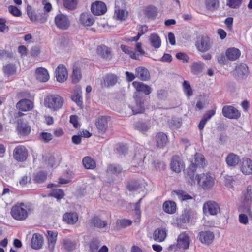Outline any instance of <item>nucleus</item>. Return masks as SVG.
<instances>
[{"mask_svg": "<svg viewBox=\"0 0 252 252\" xmlns=\"http://www.w3.org/2000/svg\"><path fill=\"white\" fill-rule=\"evenodd\" d=\"M95 125L100 132L105 133L108 128L107 118L105 116L99 117L96 121Z\"/></svg>", "mask_w": 252, "mask_h": 252, "instance_id": "nucleus-19", "label": "nucleus"}, {"mask_svg": "<svg viewBox=\"0 0 252 252\" xmlns=\"http://www.w3.org/2000/svg\"><path fill=\"white\" fill-rule=\"evenodd\" d=\"M135 105L129 107L132 111L133 114H137L144 112L145 110L144 105V100L141 98H137L135 99Z\"/></svg>", "mask_w": 252, "mask_h": 252, "instance_id": "nucleus-30", "label": "nucleus"}, {"mask_svg": "<svg viewBox=\"0 0 252 252\" xmlns=\"http://www.w3.org/2000/svg\"><path fill=\"white\" fill-rule=\"evenodd\" d=\"M195 181L196 180L200 187L204 190L210 189L215 185V179L210 173H202L197 174L194 177Z\"/></svg>", "mask_w": 252, "mask_h": 252, "instance_id": "nucleus-3", "label": "nucleus"}, {"mask_svg": "<svg viewBox=\"0 0 252 252\" xmlns=\"http://www.w3.org/2000/svg\"><path fill=\"white\" fill-rule=\"evenodd\" d=\"M2 70L5 76L9 77L16 74L17 67L15 64H6L3 66Z\"/></svg>", "mask_w": 252, "mask_h": 252, "instance_id": "nucleus-32", "label": "nucleus"}, {"mask_svg": "<svg viewBox=\"0 0 252 252\" xmlns=\"http://www.w3.org/2000/svg\"><path fill=\"white\" fill-rule=\"evenodd\" d=\"M17 108L23 111H27L32 109L33 107L32 102L28 99H23L20 100L16 104Z\"/></svg>", "mask_w": 252, "mask_h": 252, "instance_id": "nucleus-29", "label": "nucleus"}, {"mask_svg": "<svg viewBox=\"0 0 252 252\" xmlns=\"http://www.w3.org/2000/svg\"><path fill=\"white\" fill-rule=\"evenodd\" d=\"M248 67L246 64H237L234 71L235 76L239 79L243 78L248 74Z\"/></svg>", "mask_w": 252, "mask_h": 252, "instance_id": "nucleus-13", "label": "nucleus"}, {"mask_svg": "<svg viewBox=\"0 0 252 252\" xmlns=\"http://www.w3.org/2000/svg\"><path fill=\"white\" fill-rule=\"evenodd\" d=\"M63 244L65 249L68 251H72L75 249V244L71 241L67 239H64L63 241Z\"/></svg>", "mask_w": 252, "mask_h": 252, "instance_id": "nucleus-56", "label": "nucleus"}, {"mask_svg": "<svg viewBox=\"0 0 252 252\" xmlns=\"http://www.w3.org/2000/svg\"><path fill=\"white\" fill-rule=\"evenodd\" d=\"M121 49L125 53L128 55L132 59L139 60V55L136 54V53L133 50H131V48L127 46L121 45Z\"/></svg>", "mask_w": 252, "mask_h": 252, "instance_id": "nucleus-42", "label": "nucleus"}, {"mask_svg": "<svg viewBox=\"0 0 252 252\" xmlns=\"http://www.w3.org/2000/svg\"><path fill=\"white\" fill-rule=\"evenodd\" d=\"M242 194L244 203L247 206L252 204V187L248 186L246 190L243 191Z\"/></svg>", "mask_w": 252, "mask_h": 252, "instance_id": "nucleus-25", "label": "nucleus"}, {"mask_svg": "<svg viewBox=\"0 0 252 252\" xmlns=\"http://www.w3.org/2000/svg\"><path fill=\"white\" fill-rule=\"evenodd\" d=\"M240 169L245 175L252 174V161L248 158H243Z\"/></svg>", "mask_w": 252, "mask_h": 252, "instance_id": "nucleus-22", "label": "nucleus"}, {"mask_svg": "<svg viewBox=\"0 0 252 252\" xmlns=\"http://www.w3.org/2000/svg\"><path fill=\"white\" fill-rule=\"evenodd\" d=\"M199 240L202 243L209 244L214 239V235L210 231H202L199 232Z\"/></svg>", "mask_w": 252, "mask_h": 252, "instance_id": "nucleus-20", "label": "nucleus"}, {"mask_svg": "<svg viewBox=\"0 0 252 252\" xmlns=\"http://www.w3.org/2000/svg\"><path fill=\"white\" fill-rule=\"evenodd\" d=\"M183 90L188 97H190L193 94V92L190 85L187 81H184L183 83Z\"/></svg>", "mask_w": 252, "mask_h": 252, "instance_id": "nucleus-49", "label": "nucleus"}, {"mask_svg": "<svg viewBox=\"0 0 252 252\" xmlns=\"http://www.w3.org/2000/svg\"><path fill=\"white\" fill-rule=\"evenodd\" d=\"M203 210L206 215H216L220 212V207L216 202L208 201L204 204Z\"/></svg>", "mask_w": 252, "mask_h": 252, "instance_id": "nucleus-6", "label": "nucleus"}, {"mask_svg": "<svg viewBox=\"0 0 252 252\" xmlns=\"http://www.w3.org/2000/svg\"><path fill=\"white\" fill-rule=\"evenodd\" d=\"M143 183L142 181L131 183L129 184L128 188L130 191H137L142 188Z\"/></svg>", "mask_w": 252, "mask_h": 252, "instance_id": "nucleus-51", "label": "nucleus"}, {"mask_svg": "<svg viewBox=\"0 0 252 252\" xmlns=\"http://www.w3.org/2000/svg\"><path fill=\"white\" fill-rule=\"evenodd\" d=\"M190 239L185 232L180 233L177 239V247L179 249H188L189 247Z\"/></svg>", "mask_w": 252, "mask_h": 252, "instance_id": "nucleus-9", "label": "nucleus"}, {"mask_svg": "<svg viewBox=\"0 0 252 252\" xmlns=\"http://www.w3.org/2000/svg\"><path fill=\"white\" fill-rule=\"evenodd\" d=\"M132 85L138 92H142L146 95L151 93V87L142 82L134 81L132 83Z\"/></svg>", "mask_w": 252, "mask_h": 252, "instance_id": "nucleus-28", "label": "nucleus"}, {"mask_svg": "<svg viewBox=\"0 0 252 252\" xmlns=\"http://www.w3.org/2000/svg\"><path fill=\"white\" fill-rule=\"evenodd\" d=\"M227 5L232 8H236L240 6L242 0H227Z\"/></svg>", "mask_w": 252, "mask_h": 252, "instance_id": "nucleus-59", "label": "nucleus"}, {"mask_svg": "<svg viewBox=\"0 0 252 252\" xmlns=\"http://www.w3.org/2000/svg\"><path fill=\"white\" fill-rule=\"evenodd\" d=\"M176 57L178 59L182 60L184 63H188L189 60V57L184 53H178L176 54Z\"/></svg>", "mask_w": 252, "mask_h": 252, "instance_id": "nucleus-63", "label": "nucleus"}, {"mask_svg": "<svg viewBox=\"0 0 252 252\" xmlns=\"http://www.w3.org/2000/svg\"><path fill=\"white\" fill-rule=\"evenodd\" d=\"M205 5L209 10H214L219 6V0H206Z\"/></svg>", "mask_w": 252, "mask_h": 252, "instance_id": "nucleus-48", "label": "nucleus"}, {"mask_svg": "<svg viewBox=\"0 0 252 252\" xmlns=\"http://www.w3.org/2000/svg\"><path fill=\"white\" fill-rule=\"evenodd\" d=\"M96 52L98 55L106 60H110L112 56L110 49L105 45L97 47Z\"/></svg>", "mask_w": 252, "mask_h": 252, "instance_id": "nucleus-26", "label": "nucleus"}, {"mask_svg": "<svg viewBox=\"0 0 252 252\" xmlns=\"http://www.w3.org/2000/svg\"><path fill=\"white\" fill-rule=\"evenodd\" d=\"M235 179V177L226 175L225 176L224 183L228 187L233 188L236 182Z\"/></svg>", "mask_w": 252, "mask_h": 252, "instance_id": "nucleus-57", "label": "nucleus"}, {"mask_svg": "<svg viewBox=\"0 0 252 252\" xmlns=\"http://www.w3.org/2000/svg\"><path fill=\"white\" fill-rule=\"evenodd\" d=\"M43 242L44 240L42 236L37 233H34L31 240V247L35 250L40 249L42 247Z\"/></svg>", "mask_w": 252, "mask_h": 252, "instance_id": "nucleus-17", "label": "nucleus"}, {"mask_svg": "<svg viewBox=\"0 0 252 252\" xmlns=\"http://www.w3.org/2000/svg\"><path fill=\"white\" fill-rule=\"evenodd\" d=\"M212 44V41L207 36L198 37L195 43L197 49L202 52L208 51L211 48Z\"/></svg>", "mask_w": 252, "mask_h": 252, "instance_id": "nucleus-5", "label": "nucleus"}, {"mask_svg": "<svg viewBox=\"0 0 252 252\" xmlns=\"http://www.w3.org/2000/svg\"><path fill=\"white\" fill-rule=\"evenodd\" d=\"M117 77L113 74H108L103 78L101 82L102 87H109L114 85L117 82Z\"/></svg>", "mask_w": 252, "mask_h": 252, "instance_id": "nucleus-14", "label": "nucleus"}, {"mask_svg": "<svg viewBox=\"0 0 252 252\" xmlns=\"http://www.w3.org/2000/svg\"><path fill=\"white\" fill-rule=\"evenodd\" d=\"M182 125L181 119L173 118L169 122V126L172 129H177L180 127Z\"/></svg>", "mask_w": 252, "mask_h": 252, "instance_id": "nucleus-52", "label": "nucleus"}, {"mask_svg": "<svg viewBox=\"0 0 252 252\" xmlns=\"http://www.w3.org/2000/svg\"><path fill=\"white\" fill-rule=\"evenodd\" d=\"M150 45L155 48H159L161 46V39L157 33H153L149 37Z\"/></svg>", "mask_w": 252, "mask_h": 252, "instance_id": "nucleus-36", "label": "nucleus"}, {"mask_svg": "<svg viewBox=\"0 0 252 252\" xmlns=\"http://www.w3.org/2000/svg\"><path fill=\"white\" fill-rule=\"evenodd\" d=\"M79 22L84 26H91L94 23V19L90 13L84 12L80 15Z\"/></svg>", "mask_w": 252, "mask_h": 252, "instance_id": "nucleus-12", "label": "nucleus"}, {"mask_svg": "<svg viewBox=\"0 0 252 252\" xmlns=\"http://www.w3.org/2000/svg\"><path fill=\"white\" fill-rule=\"evenodd\" d=\"M8 10L12 15L16 17H19L22 15L21 11L15 6H9Z\"/></svg>", "mask_w": 252, "mask_h": 252, "instance_id": "nucleus-58", "label": "nucleus"}, {"mask_svg": "<svg viewBox=\"0 0 252 252\" xmlns=\"http://www.w3.org/2000/svg\"><path fill=\"white\" fill-rule=\"evenodd\" d=\"M134 127L140 131L144 132L147 131L150 128L151 126L148 122L138 121L135 123Z\"/></svg>", "mask_w": 252, "mask_h": 252, "instance_id": "nucleus-41", "label": "nucleus"}, {"mask_svg": "<svg viewBox=\"0 0 252 252\" xmlns=\"http://www.w3.org/2000/svg\"><path fill=\"white\" fill-rule=\"evenodd\" d=\"M54 22L57 28L62 30H66L70 26L68 16L62 13L57 14L54 19Z\"/></svg>", "mask_w": 252, "mask_h": 252, "instance_id": "nucleus-7", "label": "nucleus"}, {"mask_svg": "<svg viewBox=\"0 0 252 252\" xmlns=\"http://www.w3.org/2000/svg\"><path fill=\"white\" fill-rule=\"evenodd\" d=\"M71 99L77 104L78 106H81L82 105L83 102L82 101V96L80 93H78L72 95Z\"/></svg>", "mask_w": 252, "mask_h": 252, "instance_id": "nucleus-60", "label": "nucleus"}, {"mask_svg": "<svg viewBox=\"0 0 252 252\" xmlns=\"http://www.w3.org/2000/svg\"><path fill=\"white\" fill-rule=\"evenodd\" d=\"M68 74L66 68L63 65H60L56 70L57 81L63 82L66 80Z\"/></svg>", "mask_w": 252, "mask_h": 252, "instance_id": "nucleus-15", "label": "nucleus"}, {"mask_svg": "<svg viewBox=\"0 0 252 252\" xmlns=\"http://www.w3.org/2000/svg\"><path fill=\"white\" fill-rule=\"evenodd\" d=\"M170 168L172 170L177 173L180 172L184 168V164L178 156H174L172 158Z\"/></svg>", "mask_w": 252, "mask_h": 252, "instance_id": "nucleus-18", "label": "nucleus"}, {"mask_svg": "<svg viewBox=\"0 0 252 252\" xmlns=\"http://www.w3.org/2000/svg\"><path fill=\"white\" fill-rule=\"evenodd\" d=\"M153 165L157 170H162L165 168V164L163 162L158 160H155L153 162Z\"/></svg>", "mask_w": 252, "mask_h": 252, "instance_id": "nucleus-61", "label": "nucleus"}, {"mask_svg": "<svg viewBox=\"0 0 252 252\" xmlns=\"http://www.w3.org/2000/svg\"><path fill=\"white\" fill-rule=\"evenodd\" d=\"M91 11L96 15L104 14L107 11L105 4L101 1H96L92 4Z\"/></svg>", "mask_w": 252, "mask_h": 252, "instance_id": "nucleus-11", "label": "nucleus"}, {"mask_svg": "<svg viewBox=\"0 0 252 252\" xmlns=\"http://www.w3.org/2000/svg\"><path fill=\"white\" fill-rule=\"evenodd\" d=\"M122 167L117 164H110L108 166L107 172L108 174L117 175L122 171Z\"/></svg>", "mask_w": 252, "mask_h": 252, "instance_id": "nucleus-37", "label": "nucleus"}, {"mask_svg": "<svg viewBox=\"0 0 252 252\" xmlns=\"http://www.w3.org/2000/svg\"><path fill=\"white\" fill-rule=\"evenodd\" d=\"M17 130L20 136H26L30 133L31 127L20 119L18 120Z\"/></svg>", "mask_w": 252, "mask_h": 252, "instance_id": "nucleus-21", "label": "nucleus"}, {"mask_svg": "<svg viewBox=\"0 0 252 252\" xmlns=\"http://www.w3.org/2000/svg\"><path fill=\"white\" fill-rule=\"evenodd\" d=\"M28 151L24 146H18L14 150L13 157L18 161L22 162L27 159Z\"/></svg>", "mask_w": 252, "mask_h": 252, "instance_id": "nucleus-8", "label": "nucleus"}, {"mask_svg": "<svg viewBox=\"0 0 252 252\" xmlns=\"http://www.w3.org/2000/svg\"><path fill=\"white\" fill-rule=\"evenodd\" d=\"M47 238L48 239V248L50 251L53 252L55 249V245L57 241L58 233L56 231L48 230L47 231Z\"/></svg>", "mask_w": 252, "mask_h": 252, "instance_id": "nucleus-16", "label": "nucleus"}, {"mask_svg": "<svg viewBox=\"0 0 252 252\" xmlns=\"http://www.w3.org/2000/svg\"><path fill=\"white\" fill-rule=\"evenodd\" d=\"M84 167L87 169H94L95 167V162L92 158L85 157L82 160Z\"/></svg>", "mask_w": 252, "mask_h": 252, "instance_id": "nucleus-44", "label": "nucleus"}, {"mask_svg": "<svg viewBox=\"0 0 252 252\" xmlns=\"http://www.w3.org/2000/svg\"><path fill=\"white\" fill-rule=\"evenodd\" d=\"M63 99L57 94L48 95L44 99L45 106L54 111L60 109L63 104Z\"/></svg>", "mask_w": 252, "mask_h": 252, "instance_id": "nucleus-4", "label": "nucleus"}, {"mask_svg": "<svg viewBox=\"0 0 252 252\" xmlns=\"http://www.w3.org/2000/svg\"><path fill=\"white\" fill-rule=\"evenodd\" d=\"M50 196H53L58 199H61L64 196L63 190L61 189H55L52 190Z\"/></svg>", "mask_w": 252, "mask_h": 252, "instance_id": "nucleus-54", "label": "nucleus"}, {"mask_svg": "<svg viewBox=\"0 0 252 252\" xmlns=\"http://www.w3.org/2000/svg\"><path fill=\"white\" fill-rule=\"evenodd\" d=\"M36 77L37 80L42 82H47L49 79V75L47 70L44 68L40 67L36 69Z\"/></svg>", "mask_w": 252, "mask_h": 252, "instance_id": "nucleus-27", "label": "nucleus"}, {"mask_svg": "<svg viewBox=\"0 0 252 252\" xmlns=\"http://www.w3.org/2000/svg\"><path fill=\"white\" fill-rule=\"evenodd\" d=\"M40 135L42 140L45 142H48L52 139V135L48 132H42Z\"/></svg>", "mask_w": 252, "mask_h": 252, "instance_id": "nucleus-64", "label": "nucleus"}, {"mask_svg": "<svg viewBox=\"0 0 252 252\" xmlns=\"http://www.w3.org/2000/svg\"><path fill=\"white\" fill-rule=\"evenodd\" d=\"M223 116L229 119H238L240 116V112L232 106H225L222 108Z\"/></svg>", "mask_w": 252, "mask_h": 252, "instance_id": "nucleus-10", "label": "nucleus"}, {"mask_svg": "<svg viewBox=\"0 0 252 252\" xmlns=\"http://www.w3.org/2000/svg\"><path fill=\"white\" fill-rule=\"evenodd\" d=\"M136 76L142 81H147L150 78L148 70L143 67H139L135 69Z\"/></svg>", "mask_w": 252, "mask_h": 252, "instance_id": "nucleus-24", "label": "nucleus"}, {"mask_svg": "<svg viewBox=\"0 0 252 252\" xmlns=\"http://www.w3.org/2000/svg\"><path fill=\"white\" fill-rule=\"evenodd\" d=\"M240 160L239 157L236 154L230 153L226 158L225 161L229 167H235Z\"/></svg>", "mask_w": 252, "mask_h": 252, "instance_id": "nucleus-31", "label": "nucleus"}, {"mask_svg": "<svg viewBox=\"0 0 252 252\" xmlns=\"http://www.w3.org/2000/svg\"><path fill=\"white\" fill-rule=\"evenodd\" d=\"M166 236L165 231L162 229H157L155 230L153 237L155 240L158 242L163 241Z\"/></svg>", "mask_w": 252, "mask_h": 252, "instance_id": "nucleus-39", "label": "nucleus"}, {"mask_svg": "<svg viewBox=\"0 0 252 252\" xmlns=\"http://www.w3.org/2000/svg\"><path fill=\"white\" fill-rule=\"evenodd\" d=\"M63 220L68 224H74L78 221V216L75 212L66 213L63 216Z\"/></svg>", "mask_w": 252, "mask_h": 252, "instance_id": "nucleus-33", "label": "nucleus"}, {"mask_svg": "<svg viewBox=\"0 0 252 252\" xmlns=\"http://www.w3.org/2000/svg\"><path fill=\"white\" fill-rule=\"evenodd\" d=\"M226 56L228 60L234 61L240 57V52L239 49L235 48H229L226 51Z\"/></svg>", "mask_w": 252, "mask_h": 252, "instance_id": "nucleus-35", "label": "nucleus"}, {"mask_svg": "<svg viewBox=\"0 0 252 252\" xmlns=\"http://www.w3.org/2000/svg\"><path fill=\"white\" fill-rule=\"evenodd\" d=\"M78 0H63L64 7L68 10H73L77 7Z\"/></svg>", "mask_w": 252, "mask_h": 252, "instance_id": "nucleus-45", "label": "nucleus"}, {"mask_svg": "<svg viewBox=\"0 0 252 252\" xmlns=\"http://www.w3.org/2000/svg\"><path fill=\"white\" fill-rule=\"evenodd\" d=\"M71 77L72 81L74 83H77L81 79V75L79 68L77 67H74L73 68V73Z\"/></svg>", "mask_w": 252, "mask_h": 252, "instance_id": "nucleus-53", "label": "nucleus"}, {"mask_svg": "<svg viewBox=\"0 0 252 252\" xmlns=\"http://www.w3.org/2000/svg\"><path fill=\"white\" fill-rule=\"evenodd\" d=\"M0 57L1 59L5 60L14 59L13 53L4 49L0 50Z\"/></svg>", "mask_w": 252, "mask_h": 252, "instance_id": "nucleus-55", "label": "nucleus"}, {"mask_svg": "<svg viewBox=\"0 0 252 252\" xmlns=\"http://www.w3.org/2000/svg\"><path fill=\"white\" fill-rule=\"evenodd\" d=\"M157 14L158 9L155 6H149L145 9V14L148 18L154 19L157 16Z\"/></svg>", "mask_w": 252, "mask_h": 252, "instance_id": "nucleus-43", "label": "nucleus"}, {"mask_svg": "<svg viewBox=\"0 0 252 252\" xmlns=\"http://www.w3.org/2000/svg\"><path fill=\"white\" fill-rule=\"evenodd\" d=\"M156 146L159 148H163L168 142L167 135L163 132H158L155 136Z\"/></svg>", "mask_w": 252, "mask_h": 252, "instance_id": "nucleus-23", "label": "nucleus"}, {"mask_svg": "<svg viewBox=\"0 0 252 252\" xmlns=\"http://www.w3.org/2000/svg\"><path fill=\"white\" fill-rule=\"evenodd\" d=\"M115 14L119 20H124L128 15L127 11L123 9H120L119 7H115Z\"/></svg>", "mask_w": 252, "mask_h": 252, "instance_id": "nucleus-47", "label": "nucleus"}, {"mask_svg": "<svg viewBox=\"0 0 252 252\" xmlns=\"http://www.w3.org/2000/svg\"><path fill=\"white\" fill-rule=\"evenodd\" d=\"M204 64L201 62L193 63L191 66V72L195 75L201 73L204 68Z\"/></svg>", "mask_w": 252, "mask_h": 252, "instance_id": "nucleus-38", "label": "nucleus"}, {"mask_svg": "<svg viewBox=\"0 0 252 252\" xmlns=\"http://www.w3.org/2000/svg\"><path fill=\"white\" fill-rule=\"evenodd\" d=\"M163 210L169 214H174L176 211V204L173 201H166L163 204Z\"/></svg>", "mask_w": 252, "mask_h": 252, "instance_id": "nucleus-34", "label": "nucleus"}, {"mask_svg": "<svg viewBox=\"0 0 252 252\" xmlns=\"http://www.w3.org/2000/svg\"><path fill=\"white\" fill-rule=\"evenodd\" d=\"M99 246V240L97 239H93L90 243V252H97Z\"/></svg>", "mask_w": 252, "mask_h": 252, "instance_id": "nucleus-50", "label": "nucleus"}, {"mask_svg": "<svg viewBox=\"0 0 252 252\" xmlns=\"http://www.w3.org/2000/svg\"><path fill=\"white\" fill-rule=\"evenodd\" d=\"M205 158L201 153H196L194 155V162L191 161L187 169V178L191 185L195 184V172L198 168H203L205 166Z\"/></svg>", "mask_w": 252, "mask_h": 252, "instance_id": "nucleus-1", "label": "nucleus"}, {"mask_svg": "<svg viewBox=\"0 0 252 252\" xmlns=\"http://www.w3.org/2000/svg\"><path fill=\"white\" fill-rule=\"evenodd\" d=\"M47 175L44 172H39L35 176V180L38 183H42L46 179Z\"/></svg>", "mask_w": 252, "mask_h": 252, "instance_id": "nucleus-62", "label": "nucleus"}, {"mask_svg": "<svg viewBox=\"0 0 252 252\" xmlns=\"http://www.w3.org/2000/svg\"><path fill=\"white\" fill-rule=\"evenodd\" d=\"M31 211L29 204L21 203L13 206L11 209V214L14 219L19 220H25Z\"/></svg>", "mask_w": 252, "mask_h": 252, "instance_id": "nucleus-2", "label": "nucleus"}, {"mask_svg": "<svg viewBox=\"0 0 252 252\" xmlns=\"http://www.w3.org/2000/svg\"><path fill=\"white\" fill-rule=\"evenodd\" d=\"M91 222L94 226L98 228H104L107 224L106 221L102 220L97 216L94 217L91 220Z\"/></svg>", "mask_w": 252, "mask_h": 252, "instance_id": "nucleus-40", "label": "nucleus"}, {"mask_svg": "<svg viewBox=\"0 0 252 252\" xmlns=\"http://www.w3.org/2000/svg\"><path fill=\"white\" fill-rule=\"evenodd\" d=\"M174 193L177 195L180 201H187L193 199L192 197L183 190H175Z\"/></svg>", "mask_w": 252, "mask_h": 252, "instance_id": "nucleus-46", "label": "nucleus"}]
</instances>
